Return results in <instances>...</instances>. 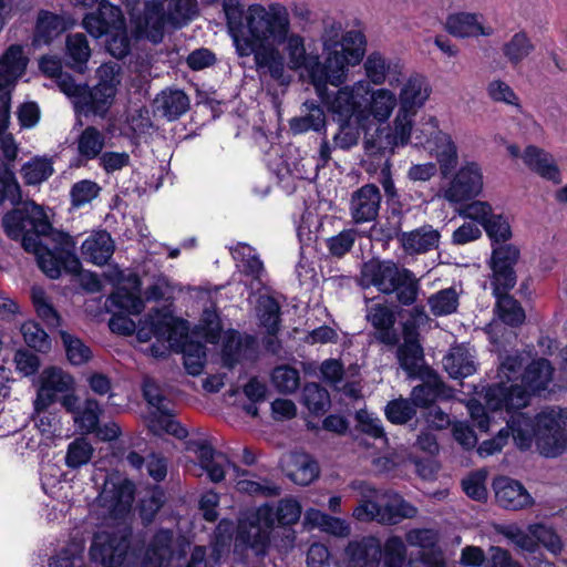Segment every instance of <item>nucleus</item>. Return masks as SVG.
Listing matches in <instances>:
<instances>
[{"instance_id":"nucleus-1","label":"nucleus","mask_w":567,"mask_h":567,"mask_svg":"<svg viewBox=\"0 0 567 567\" xmlns=\"http://www.w3.org/2000/svg\"><path fill=\"white\" fill-rule=\"evenodd\" d=\"M223 10L237 55H252L260 76L282 83L287 68L305 70L310 76L317 54L307 52L305 37L291 31L285 4L251 3L245 8L240 0H224Z\"/></svg>"},{"instance_id":"nucleus-2","label":"nucleus","mask_w":567,"mask_h":567,"mask_svg":"<svg viewBox=\"0 0 567 567\" xmlns=\"http://www.w3.org/2000/svg\"><path fill=\"white\" fill-rule=\"evenodd\" d=\"M9 202L13 209L2 217L6 235L21 243L35 256L39 268L51 279L64 269L76 274L81 262L75 255V241L63 231L53 229L44 208L32 200L22 202L20 185L7 164L0 165V206Z\"/></svg>"},{"instance_id":"nucleus-3","label":"nucleus","mask_w":567,"mask_h":567,"mask_svg":"<svg viewBox=\"0 0 567 567\" xmlns=\"http://www.w3.org/2000/svg\"><path fill=\"white\" fill-rule=\"evenodd\" d=\"M323 62L317 54L310 81L318 95H323L326 86L339 87L348 80L349 70L361 63L367 51V40L360 30L342 31L339 22L326 25L321 35Z\"/></svg>"},{"instance_id":"nucleus-4","label":"nucleus","mask_w":567,"mask_h":567,"mask_svg":"<svg viewBox=\"0 0 567 567\" xmlns=\"http://www.w3.org/2000/svg\"><path fill=\"white\" fill-rule=\"evenodd\" d=\"M508 426L515 445L522 451L535 444L538 453L549 458L567 452V409H547L535 417L513 412Z\"/></svg>"},{"instance_id":"nucleus-5","label":"nucleus","mask_w":567,"mask_h":567,"mask_svg":"<svg viewBox=\"0 0 567 567\" xmlns=\"http://www.w3.org/2000/svg\"><path fill=\"white\" fill-rule=\"evenodd\" d=\"M301 505L292 497L279 501L276 508L264 504L241 513L238 520V538L247 546L262 554L276 524L292 525L301 516Z\"/></svg>"},{"instance_id":"nucleus-6","label":"nucleus","mask_w":567,"mask_h":567,"mask_svg":"<svg viewBox=\"0 0 567 567\" xmlns=\"http://www.w3.org/2000/svg\"><path fill=\"white\" fill-rule=\"evenodd\" d=\"M359 280L363 288L374 287L384 295L395 293L396 300L403 306L415 303L421 289L419 279L410 269L392 260L377 258L362 265Z\"/></svg>"},{"instance_id":"nucleus-7","label":"nucleus","mask_w":567,"mask_h":567,"mask_svg":"<svg viewBox=\"0 0 567 567\" xmlns=\"http://www.w3.org/2000/svg\"><path fill=\"white\" fill-rule=\"evenodd\" d=\"M198 13L197 0H148L135 18L140 35L158 43L167 28L181 29Z\"/></svg>"},{"instance_id":"nucleus-8","label":"nucleus","mask_w":567,"mask_h":567,"mask_svg":"<svg viewBox=\"0 0 567 567\" xmlns=\"http://www.w3.org/2000/svg\"><path fill=\"white\" fill-rule=\"evenodd\" d=\"M554 368L546 359L533 361L526 369L523 384H496L489 386L485 394L487 409L491 411L505 410L507 413L516 412L528 404L529 393L540 391L551 381Z\"/></svg>"},{"instance_id":"nucleus-9","label":"nucleus","mask_w":567,"mask_h":567,"mask_svg":"<svg viewBox=\"0 0 567 567\" xmlns=\"http://www.w3.org/2000/svg\"><path fill=\"white\" fill-rule=\"evenodd\" d=\"M370 93V84L367 80H359L350 85L339 87L330 92L326 86L323 95H318L337 122H354L363 125L368 120L367 109L363 103Z\"/></svg>"},{"instance_id":"nucleus-10","label":"nucleus","mask_w":567,"mask_h":567,"mask_svg":"<svg viewBox=\"0 0 567 567\" xmlns=\"http://www.w3.org/2000/svg\"><path fill=\"white\" fill-rule=\"evenodd\" d=\"M131 529L118 524L93 535L89 549L90 559L103 567H121L131 550Z\"/></svg>"},{"instance_id":"nucleus-11","label":"nucleus","mask_w":567,"mask_h":567,"mask_svg":"<svg viewBox=\"0 0 567 567\" xmlns=\"http://www.w3.org/2000/svg\"><path fill=\"white\" fill-rule=\"evenodd\" d=\"M143 394L148 404L154 408L148 416V427L154 434L168 433L183 440L187 436V430L177 422L169 410L168 401L163 395L158 384L152 379H145Z\"/></svg>"},{"instance_id":"nucleus-12","label":"nucleus","mask_w":567,"mask_h":567,"mask_svg":"<svg viewBox=\"0 0 567 567\" xmlns=\"http://www.w3.org/2000/svg\"><path fill=\"white\" fill-rule=\"evenodd\" d=\"M134 501V484L118 474L109 475L96 498L104 517L121 518L130 513Z\"/></svg>"},{"instance_id":"nucleus-13","label":"nucleus","mask_w":567,"mask_h":567,"mask_svg":"<svg viewBox=\"0 0 567 567\" xmlns=\"http://www.w3.org/2000/svg\"><path fill=\"white\" fill-rule=\"evenodd\" d=\"M483 172L476 162H465L454 174L441 196L451 204H458L476 197L483 189Z\"/></svg>"},{"instance_id":"nucleus-14","label":"nucleus","mask_w":567,"mask_h":567,"mask_svg":"<svg viewBox=\"0 0 567 567\" xmlns=\"http://www.w3.org/2000/svg\"><path fill=\"white\" fill-rule=\"evenodd\" d=\"M179 330H184L183 322H177L165 310H155L141 322L136 336L140 342H147L155 337L157 341H167L169 347H174L177 346L175 336Z\"/></svg>"},{"instance_id":"nucleus-15","label":"nucleus","mask_w":567,"mask_h":567,"mask_svg":"<svg viewBox=\"0 0 567 567\" xmlns=\"http://www.w3.org/2000/svg\"><path fill=\"white\" fill-rule=\"evenodd\" d=\"M74 379L60 368L51 367L42 371L40 386L34 400L38 410L48 409L55 402L58 394L72 391Z\"/></svg>"},{"instance_id":"nucleus-16","label":"nucleus","mask_w":567,"mask_h":567,"mask_svg":"<svg viewBox=\"0 0 567 567\" xmlns=\"http://www.w3.org/2000/svg\"><path fill=\"white\" fill-rule=\"evenodd\" d=\"M350 486L361 495V501L353 509L352 516L359 522L375 520L384 525V520H389V517L382 513V489H377L364 481L352 482Z\"/></svg>"},{"instance_id":"nucleus-17","label":"nucleus","mask_w":567,"mask_h":567,"mask_svg":"<svg viewBox=\"0 0 567 567\" xmlns=\"http://www.w3.org/2000/svg\"><path fill=\"white\" fill-rule=\"evenodd\" d=\"M445 28L447 32L456 38H478V37H492L495 33V29L486 23L484 17L480 13L474 12H458L451 14L447 20Z\"/></svg>"},{"instance_id":"nucleus-18","label":"nucleus","mask_w":567,"mask_h":567,"mask_svg":"<svg viewBox=\"0 0 567 567\" xmlns=\"http://www.w3.org/2000/svg\"><path fill=\"white\" fill-rule=\"evenodd\" d=\"M365 319L374 328L378 341L391 347L399 342V333L394 327L396 317L389 306L380 302L368 305Z\"/></svg>"},{"instance_id":"nucleus-19","label":"nucleus","mask_w":567,"mask_h":567,"mask_svg":"<svg viewBox=\"0 0 567 567\" xmlns=\"http://www.w3.org/2000/svg\"><path fill=\"white\" fill-rule=\"evenodd\" d=\"M368 82L381 85L385 81L395 86L403 74V68L399 61L389 59L380 52H371L363 63Z\"/></svg>"},{"instance_id":"nucleus-20","label":"nucleus","mask_w":567,"mask_h":567,"mask_svg":"<svg viewBox=\"0 0 567 567\" xmlns=\"http://www.w3.org/2000/svg\"><path fill=\"white\" fill-rule=\"evenodd\" d=\"M122 18L123 14L118 7L102 0L95 12L84 17L82 25L90 35L97 39L109 34L115 25H121Z\"/></svg>"},{"instance_id":"nucleus-21","label":"nucleus","mask_w":567,"mask_h":567,"mask_svg":"<svg viewBox=\"0 0 567 567\" xmlns=\"http://www.w3.org/2000/svg\"><path fill=\"white\" fill-rule=\"evenodd\" d=\"M497 503L507 509H523L534 504V499L522 483L509 477L494 481Z\"/></svg>"},{"instance_id":"nucleus-22","label":"nucleus","mask_w":567,"mask_h":567,"mask_svg":"<svg viewBox=\"0 0 567 567\" xmlns=\"http://www.w3.org/2000/svg\"><path fill=\"white\" fill-rule=\"evenodd\" d=\"M381 194L377 186L365 185L353 193L350 214L355 224L373 220L378 216Z\"/></svg>"},{"instance_id":"nucleus-23","label":"nucleus","mask_w":567,"mask_h":567,"mask_svg":"<svg viewBox=\"0 0 567 567\" xmlns=\"http://www.w3.org/2000/svg\"><path fill=\"white\" fill-rule=\"evenodd\" d=\"M281 467L295 484L301 486L309 485L319 476L317 462L303 453H290L284 456Z\"/></svg>"},{"instance_id":"nucleus-24","label":"nucleus","mask_w":567,"mask_h":567,"mask_svg":"<svg viewBox=\"0 0 567 567\" xmlns=\"http://www.w3.org/2000/svg\"><path fill=\"white\" fill-rule=\"evenodd\" d=\"M349 563L344 567H379L381 560V544L373 536L352 540L346 548Z\"/></svg>"},{"instance_id":"nucleus-25","label":"nucleus","mask_w":567,"mask_h":567,"mask_svg":"<svg viewBox=\"0 0 567 567\" xmlns=\"http://www.w3.org/2000/svg\"><path fill=\"white\" fill-rule=\"evenodd\" d=\"M431 93L426 79L420 74L411 75L401 86L398 102L400 111L415 114L422 107Z\"/></svg>"},{"instance_id":"nucleus-26","label":"nucleus","mask_w":567,"mask_h":567,"mask_svg":"<svg viewBox=\"0 0 567 567\" xmlns=\"http://www.w3.org/2000/svg\"><path fill=\"white\" fill-rule=\"evenodd\" d=\"M173 533L166 529L155 534L145 554L146 567H168L174 559H181L182 554L172 547Z\"/></svg>"},{"instance_id":"nucleus-27","label":"nucleus","mask_w":567,"mask_h":567,"mask_svg":"<svg viewBox=\"0 0 567 567\" xmlns=\"http://www.w3.org/2000/svg\"><path fill=\"white\" fill-rule=\"evenodd\" d=\"M431 153L436 158L437 169L443 177L450 176L455 171L458 164V151L450 134L436 131Z\"/></svg>"},{"instance_id":"nucleus-28","label":"nucleus","mask_w":567,"mask_h":567,"mask_svg":"<svg viewBox=\"0 0 567 567\" xmlns=\"http://www.w3.org/2000/svg\"><path fill=\"white\" fill-rule=\"evenodd\" d=\"M27 64L28 58L24 55L22 47H9L0 58V89L11 92L17 80L23 74Z\"/></svg>"},{"instance_id":"nucleus-29","label":"nucleus","mask_w":567,"mask_h":567,"mask_svg":"<svg viewBox=\"0 0 567 567\" xmlns=\"http://www.w3.org/2000/svg\"><path fill=\"white\" fill-rule=\"evenodd\" d=\"M522 159L530 171L543 178L555 184H559L561 182L560 171L556 165L554 157L543 148L535 145H528L522 154Z\"/></svg>"},{"instance_id":"nucleus-30","label":"nucleus","mask_w":567,"mask_h":567,"mask_svg":"<svg viewBox=\"0 0 567 567\" xmlns=\"http://www.w3.org/2000/svg\"><path fill=\"white\" fill-rule=\"evenodd\" d=\"M115 93L111 89L85 86L81 99L75 102V111L83 115H97L103 117L111 107Z\"/></svg>"},{"instance_id":"nucleus-31","label":"nucleus","mask_w":567,"mask_h":567,"mask_svg":"<svg viewBox=\"0 0 567 567\" xmlns=\"http://www.w3.org/2000/svg\"><path fill=\"white\" fill-rule=\"evenodd\" d=\"M231 255L237 261V267L240 271L251 278V289H259L266 271L255 249L249 245L238 244L231 249Z\"/></svg>"},{"instance_id":"nucleus-32","label":"nucleus","mask_w":567,"mask_h":567,"mask_svg":"<svg viewBox=\"0 0 567 567\" xmlns=\"http://www.w3.org/2000/svg\"><path fill=\"white\" fill-rule=\"evenodd\" d=\"M188 95L179 89H166L154 100L156 111L168 121H175L189 109Z\"/></svg>"},{"instance_id":"nucleus-33","label":"nucleus","mask_w":567,"mask_h":567,"mask_svg":"<svg viewBox=\"0 0 567 567\" xmlns=\"http://www.w3.org/2000/svg\"><path fill=\"white\" fill-rule=\"evenodd\" d=\"M68 29L66 19L48 10L38 13L33 44L47 45Z\"/></svg>"},{"instance_id":"nucleus-34","label":"nucleus","mask_w":567,"mask_h":567,"mask_svg":"<svg viewBox=\"0 0 567 567\" xmlns=\"http://www.w3.org/2000/svg\"><path fill=\"white\" fill-rule=\"evenodd\" d=\"M443 367L453 379H463L476 371L474 355L467 346L452 347L443 358Z\"/></svg>"},{"instance_id":"nucleus-35","label":"nucleus","mask_w":567,"mask_h":567,"mask_svg":"<svg viewBox=\"0 0 567 567\" xmlns=\"http://www.w3.org/2000/svg\"><path fill=\"white\" fill-rule=\"evenodd\" d=\"M440 233L432 226H422L412 231L403 233L400 237L403 249L410 254H425L437 248L440 243Z\"/></svg>"},{"instance_id":"nucleus-36","label":"nucleus","mask_w":567,"mask_h":567,"mask_svg":"<svg viewBox=\"0 0 567 567\" xmlns=\"http://www.w3.org/2000/svg\"><path fill=\"white\" fill-rule=\"evenodd\" d=\"M84 258L97 266L105 265L114 252V243L105 230L90 235L81 247Z\"/></svg>"},{"instance_id":"nucleus-37","label":"nucleus","mask_w":567,"mask_h":567,"mask_svg":"<svg viewBox=\"0 0 567 567\" xmlns=\"http://www.w3.org/2000/svg\"><path fill=\"white\" fill-rule=\"evenodd\" d=\"M404 343L398 349L400 365L409 373H414L422 363L423 350L416 340V332L413 327L404 324Z\"/></svg>"},{"instance_id":"nucleus-38","label":"nucleus","mask_w":567,"mask_h":567,"mask_svg":"<svg viewBox=\"0 0 567 567\" xmlns=\"http://www.w3.org/2000/svg\"><path fill=\"white\" fill-rule=\"evenodd\" d=\"M305 522L334 537L346 538L351 534L350 524L346 519L329 516L316 508L306 511Z\"/></svg>"},{"instance_id":"nucleus-39","label":"nucleus","mask_w":567,"mask_h":567,"mask_svg":"<svg viewBox=\"0 0 567 567\" xmlns=\"http://www.w3.org/2000/svg\"><path fill=\"white\" fill-rule=\"evenodd\" d=\"M382 513L389 517L384 525H395L405 518H413L417 508L392 491L382 489Z\"/></svg>"},{"instance_id":"nucleus-40","label":"nucleus","mask_w":567,"mask_h":567,"mask_svg":"<svg viewBox=\"0 0 567 567\" xmlns=\"http://www.w3.org/2000/svg\"><path fill=\"white\" fill-rule=\"evenodd\" d=\"M10 103L11 92L0 89V148L6 159L13 161L18 155V146L12 134L7 132L10 123Z\"/></svg>"},{"instance_id":"nucleus-41","label":"nucleus","mask_w":567,"mask_h":567,"mask_svg":"<svg viewBox=\"0 0 567 567\" xmlns=\"http://www.w3.org/2000/svg\"><path fill=\"white\" fill-rule=\"evenodd\" d=\"M185 330L186 328L184 327V330H179L177 332L181 339L186 337ZM175 342L177 346H174L173 348H181V351L183 352L184 355V365L187 372L192 375L200 374L206 361L205 347L199 342L177 340L176 338Z\"/></svg>"},{"instance_id":"nucleus-42","label":"nucleus","mask_w":567,"mask_h":567,"mask_svg":"<svg viewBox=\"0 0 567 567\" xmlns=\"http://www.w3.org/2000/svg\"><path fill=\"white\" fill-rule=\"evenodd\" d=\"M140 292V281L134 277L132 279L131 289L120 286L116 291L110 296L109 301L112 307L123 310L130 315H138L144 308V302Z\"/></svg>"},{"instance_id":"nucleus-43","label":"nucleus","mask_w":567,"mask_h":567,"mask_svg":"<svg viewBox=\"0 0 567 567\" xmlns=\"http://www.w3.org/2000/svg\"><path fill=\"white\" fill-rule=\"evenodd\" d=\"M534 50L535 45L525 31L514 33L502 45L503 56L512 66L519 65Z\"/></svg>"},{"instance_id":"nucleus-44","label":"nucleus","mask_w":567,"mask_h":567,"mask_svg":"<svg viewBox=\"0 0 567 567\" xmlns=\"http://www.w3.org/2000/svg\"><path fill=\"white\" fill-rule=\"evenodd\" d=\"M370 103L367 109L368 117L372 115L378 122H386L398 104L396 95L389 89L370 87Z\"/></svg>"},{"instance_id":"nucleus-45","label":"nucleus","mask_w":567,"mask_h":567,"mask_svg":"<svg viewBox=\"0 0 567 567\" xmlns=\"http://www.w3.org/2000/svg\"><path fill=\"white\" fill-rule=\"evenodd\" d=\"M495 313L507 326L516 327L524 322L525 311L519 302L508 293L495 296Z\"/></svg>"},{"instance_id":"nucleus-46","label":"nucleus","mask_w":567,"mask_h":567,"mask_svg":"<svg viewBox=\"0 0 567 567\" xmlns=\"http://www.w3.org/2000/svg\"><path fill=\"white\" fill-rule=\"evenodd\" d=\"M79 155L85 159H94L101 155L105 145L104 134L94 126H87L78 137Z\"/></svg>"},{"instance_id":"nucleus-47","label":"nucleus","mask_w":567,"mask_h":567,"mask_svg":"<svg viewBox=\"0 0 567 567\" xmlns=\"http://www.w3.org/2000/svg\"><path fill=\"white\" fill-rule=\"evenodd\" d=\"M305 111L307 114L293 117L290 121V128L295 133H303L310 130L320 131L324 127L326 116L320 106H318L315 102H305L303 103Z\"/></svg>"},{"instance_id":"nucleus-48","label":"nucleus","mask_w":567,"mask_h":567,"mask_svg":"<svg viewBox=\"0 0 567 567\" xmlns=\"http://www.w3.org/2000/svg\"><path fill=\"white\" fill-rule=\"evenodd\" d=\"M66 55L74 70L81 73L86 70V63L91 56V49L84 34L75 33L68 37Z\"/></svg>"},{"instance_id":"nucleus-49","label":"nucleus","mask_w":567,"mask_h":567,"mask_svg":"<svg viewBox=\"0 0 567 567\" xmlns=\"http://www.w3.org/2000/svg\"><path fill=\"white\" fill-rule=\"evenodd\" d=\"M460 293L455 287L442 289L429 297L427 303L434 316L454 313L458 307Z\"/></svg>"},{"instance_id":"nucleus-50","label":"nucleus","mask_w":567,"mask_h":567,"mask_svg":"<svg viewBox=\"0 0 567 567\" xmlns=\"http://www.w3.org/2000/svg\"><path fill=\"white\" fill-rule=\"evenodd\" d=\"M447 396L449 394L445 385L436 378L414 386L411 393V399L415 406H426L437 399Z\"/></svg>"},{"instance_id":"nucleus-51","label":"nucleus","mask_w":567,"mask_h":567,"mask_svg":"<svg viewBox=\"0 0 567 567\" xmlns=\"http://www.w3.org/2000/svg\"><path fill=\"white\" fill-rule=\"evenodd\" d=\"M257 315L260 324L265 327L269 334H276L278 332L280 307L272 297L261 296L258 298Z\"/></svg>"},{"instance_id":"nucleus-52","label":"nucleus","mask_w":567,"mask_h":567,"mask_svg":"<svg viewBox=\"0 0 567 567\" xmlns=\"http://www.w3.org/2000/svg\"><path fill=\"white\" fill-rule=\"evenodd\" d=\"M495 530L522 550L534 553L537 549V542L534 539V535L528 529L527 532L524 530L517 524L496 525Z\"/></svg>"},{"instance_id":"nucleus-53","label":"nucleus","mask_w":567,"mask_h":567,"mask_svg":"<svg viewBox=\"0 0 567 567\" xmlns=\"http://www.w3.org/2000/svg\"><path fill=\"white\" fill-rule=\"evenodd\" d=\"M302 403L313 414H323L330 406V395L317 383H308L302 390Z\"/></svg>"},{"instance_id":"nucleus-54","label":"nucleus","mask_w":567,"mask_h":567,"mask_svg":"<svg viewBox=\"0 0 567 567\" xmlns=\"http://www.w3.org/2000/svg\"><path fill=\"white\" fill-rule=\"evenodd\" d=\"M101 412L97 401L87 399L73 416V421L83 433H92L95 432L99 425Z\"/></svg>"},{"instance_id":"nucleus-55","label":"nucleus","mask_w":567,"mask_h":567,"mask_svg":"<svg viewBox=\"0 0 567 567\" xmlns=\"http://www.w3.org/2000/svg\"><path fill=\"white\" fill-rule=\"evenodd\" d=\"M255 343L251 337H241L238 333H231L223 347V354L225 360L231 364L247 357L248 351L252 349Z\"/></svg>"},{"instance_id":"nucleus-56","label":"nucleus","mask_w":567,"mask_h":567,"mask_svg":"<svg viewBox=\"0 0 567 567\" xmlns=\"http://www.w3.org/2000/svg\"><path fill=\"white\" fill-rule=\"evenodd\" d=\"M60 336L65 349L68 360L72 364L81 365L91 359L92 351L81 339L66 331H60Z\"/></svg>"},{"instance_id":"nucleus-57","label":"nucleus","mask_w":567,"mask_h":567,"mask_svg":"<svg viewBox=\"0 0 567 567\" xmlns=\"http://www.w3.org/2000/svg\"><path fill=\"white\" fill-rule=\"evenodd\" d=\"M381 557L385 567H403L406 558V546L400 536L392 535L381 546Z\"/></svg>"},{"instance_id":"nucleus-58","label":"nucleus","mask_w":567,"mask_h":567,"mask_svg":"<svg viewBox=\"0 0 567 567\" xmlns=\"http://www.w3.org/2000/svg\"><path fill=\"white\" fill-rule=\"evenodd\" d=\"M52 174V162L48 158L35 157L22 166L23 178L29 185L41 184Z\"/></svg>"},{"instance_id":"nucleus-59","label":"nucleus","mask_w":567,"mask_h":567,"mask_svg":"<svg viewBox=\"0 0 567 567\" xmlns=\"http://www.w3.org/2000/svg\"><path fill=\"white\" fill-rule=\"evenodd\" d=\"M107 52L114 58L122 59L130 51V39L126 31L124 17L121 19V25H115L106 34L105 43Z\"/></svg>"},{"instance_id":"nucleus-60","label":"nucleus","mask_w":567,"mask_h":567,"mask_svg":"<svg viewBox=\"0 0 567 567\" xmlns=\"http://www.w3.org/2000/svg\"><path fill=\"white\" fill-rule=\"evenodd\" d=\"M84 546L81 542H72L52 557L50 567H82Z\"/></svg>"},{"instance_id":"nucleus-61","label":"nucleus","mask_w":567,"mask_h":567,"mask_svg":"<svg viewBox=\"0 0 567 567\" xmlns=\"http://www.w3.org/2000/svg\"><path fill=\"white\" fill-rule=\"evenodd\" d=\"M414 114L399 111L394 120V128L392 132L385 130V134L393 147L406 145L412 133V116Z\"/></svg>"},{"instance_id":"nucleus-62","label":"nucleus","mask_w":567,"mask_h":567,"mask_svg":"<svg viewBox=\"0 0 567 567\" xmlns=\"http://www.w3.org/2000/svg\"><path fill=\"white\" fill-rule=\"evenodd\" d=\"M101 187L97 183L90 179H82L75 183L70 190L71 204L75 208H80L91 203L99 196Z\"/></svg>"},{"instance_id":"nucleus-63","label":"nucleus","mask_w":567,"mask_h":567,"mask_svg":"<svg viewBox=\"0 0 567 567\" xmlns=\"http://www.w3.org/2000/svg\"><path fill=\"white\" fill-rule=\"evenodd\" d=\"M274 386L282 393H292L299 386V372L289 365H280L271 373Z\"/></svg>"},{"instance_id":"nucleus-64","label":"nucleus","mask_w":567,"mask_h":567,"mask_svg":"<svg viewBox=\"0 0 567 567\" xmlns=\"http://www.w3.org/2000/svg\"><path fill=\"white\" fill-rule=\"evenodd\" d=\"M21 333L30 348L44 352L51 347L48 333L34 321L22 323Z\"/></svg>"}]
</instances>
